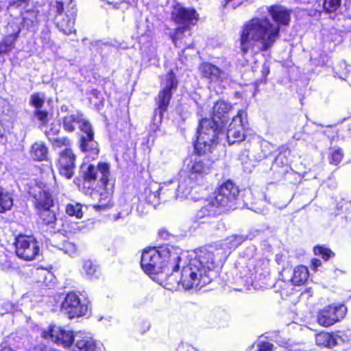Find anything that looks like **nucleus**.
<instances>
[{
	"label": "nucleus",
	"instance_id": "1",
	"mask_svg": "<svg viewBox=\"0 0 351 351\" xmlns=\"http://www.w3.org/2000/svg\"><path fill=\"white\" fill-rule=\"evenodd\" d=\"M267 10L276 24L267 17H254L246 22L240 34L241 50L243 55L257 47L261 51L269 50L280 38V25H289L291 10L278 5Z\"/></svg>",
	"mask_w": 351,
	"mask_h": 351
},
{
	"label": "nucleus",
	"instance_id": "2",
	"mask_svg": "<svg viewBox=\"0 0 351 351\" xmlns=\"http://www.w3.org/2000/svg\"><path fill=\"white\" fill-rule=\"evenodd\" d=\"M180 263L182 267L180 279L178 281L185 289L195 288L200 289L208 285L218 276L217 265L221 264L226 257V252L216 251L210 246L201 248L197 252L190 255L184 253Z\"/></svg>",
	"mask_w": 351,
	"mask_h": 351
},
{
	"label": "nucleus",
	"instance_id": "3",
	"mask_svg": "<svg viewBox=\"0 0 351 351\" xmlns=\"http://www.w3.org/2000/svg\"><path fill=\"white\" fill-rule=\"evenodd\" d=\"M182 256L175 252H171L167 247L145 250L141 255V265L147 274H161L170 278L174 273L178 271Z\"/></svg>",
	"mask_w": 351,
	"mask_h": 351
},
{
	"label": "nucleus",
	"instance_id": "4",
	"mask_svg": "<svg viewBox=\"0 0 351 351\" xmlns=\"http://www.w3.org/2000/svg\"><path fill=\"white\" fill-rule=\"evenodd\" d=\"M225 125L210 119L201 120L197 131V140L194 148L197 153L212 152L218 143H223L225 139Z\"/></svg>",
	"mask_w": 351,
	"mask_h": 351
},
{
	"label": "nucleus",
	"instance_id": "5",
	"mask_svg": "<svg viewBox=\"0 0 351 351\" xmlns=\"http://www.w3.org/2000/svg\"><path fill=\"white\" fill-rule=\"evenodd\" d=\"M81 172L82 180L75 178L73 183L86 194H91L95 182L99 177L103 186L106 187L110 175L109 165L106 162H99L97 167L84 165L81 167Z\"/></svg>",
	"mask_w": 351,
	"mask_h": 351
},
{
	"label": "nucleus",
	"instance_id": "6",
	"mask_svg": "<svg viewBox=\"0 0 351 351\" xmlns=\"http://www.w3.org/2000/svg\"><path fill=\"white\" fill-rule=\"evenodd\" d=\"M50 14L58 28L66 34H71L74 29L77 10L72 0H56L50 3Z\"/></svg>",
	"mask_w": 351,
	"mask_h": 351
},
{
	"label": "nucleus",
	"instance_id": "7",
	"mask_svg": "<svg viewBox=\"0 0 351 351\" xmlns=\"http://www.w3.org/2000/svg\"><path fill=\"white\" fill-rule=\"evenodd\" d=\"M38 189V193L34 195V197L36 200V206L39 210L41 225L43 228H46V231L56 233L59 231V228L57 227L58 219L56 211L52 209L53 200L48 191L40 188Z\"/></svg>",
	"mask_w": 351,
	"mask_h": 351
},
{
	"label": "nucleus",
	"instance_id": "8",
	"mask_svg": "<svg viewBox=\"0 0 351 351\" xmlns=\"http://www.w3.org/2000/svg\"><path fill=\"white\" fill-rule=\"evenodd\" d=\"M239 190L237 186L232 181L228 180L221 184L215 191L214 196L210 201L221 210L234 209L239 197Z\"/></svg>",
	"mask_w": 351,
	"mask_h": 351
},
{
	"label": "nucleus",
	"instance_id": "9",
	"mask_svg": "<svg viewBox=\"0 0 351 351\" xmlns=\"http://www.w3.org/2000/svg\"><path fill=\"white\" fill-rule=\"evenodd\" d=\"M165 86L160 90L156 99L158 107L154 110V120L161 121L163 113L167 111L173 92L177 89L178 80L172 70H170L165 77Z\"/></svg>",
	"mask_w": 351,
	"mask_h": 351
},
{
	"label": "nucleus",
	"instance_id": "10",
	"mask_svg": "<svg viewBox=\"0 0 351 351\" xmlns=\"http://www.w3.org/2000/svg\"><path fill=\"white\" fill-rule=\"evenodd\" d=\"M14 245L16 256L24 261L35 260L40 255L39 243L33 236L19 234Z\"/></svg>",
	"mask_w": 351,
	"mask_h": 351
},
{
	"label": "nucleus",
	"instance_id": "11",
	"mask_svg": "<svg viewBox=\"0 0 351 351\" xmlns=\"http://www.w3.org/2000/svg\"><path fill=\"white\" fill-rule=\"evenodd\" d=\"M247 113L243 110L238 111L236 116H234L228 128L226 133L225 132V139L223 144L228 142L229 145L236 143H240L245 138V123L244 120L246 119Z\"/></svg>",
	"mask_w": 351,
	"mask_h": 351
},
{
	"label": "nucleus",
	"instance_id": "12",
	"mask_svg": "<svg viewBox=\"0 0 351 351\" xmlns=\"http://www.w3.org/2000/svg\"><path fill=\"white\" fill-rule=\"evenodd\" d=\"M206 153H197L193 159L190 160L186 166V171L192 179L199 183L202 180L203 177L210 173L211 161L204 156Z\"/></svg>",
	"mask_w": 351,
	"mask_h": 351
},
{
	"label": "nucleus",
	"instance_id": "13",
	"mask_svg": "<svg viewBox=\"0 0 351 351\" xmlns=\"http://www.w3.org/2000/svg\"><path fill=\"white\" fill-rule=\"evenodd\" d=\"M88 310L87 302H82L78 295L69 293L61 304V311L70 319L79 317L86 314Z\"/></svg>",
	"mask_w": 351,
	"mask_h": 351
},
{
	"label": "nucleus",
	"instance_id": "14",
	"mask_svg": "<svg viewBox=\"0 0 351 351\" xmlns=\"http://www.w3.org/2000/svg\"><path fill=\"white\" fill-rule=\"evenodd\" d=\"M42 336L64 347L71 346L75 339V335L72 331L55 325L51 326L48 330H44Z\"/></svg>",
	"mask_w": 351,
	"mask_h": 351
},
{
	"label": "nucleus",
	"instance_id": "15",
	"mask_svg": "<svg viewBox=\"0 0 351 351\" xmlns=\"http://www.w3.org/2000/svg\"><path fill=\"white\" fill-rule=\"evenodd\" d=\"M173 181L174 183L171 184V193L174 197H180V199L186 197L195 183H199L184 170L180 172L178 179Z\"/></svg>",
	"mask_w": 351,
	"mask_h": 351
},
{
	"label": "nucleus",
	"instance_id": "16",
	"mask_svg": "<svg viewBox=\"0 0 351 351\" xmlns=\"http://www.w3.org/2000/svg\"><path fill=\"white\" fill-rule=\"evenodd\" d=\"M346 312L347 308L343 304L328 306L319 312L317 316V322L320 325L328 327L343 319Z\"/></svg>",
	"mask_w": 351,
	"mask_h": 351
},
{
	"label": "nucleus",
	"instance_id": "17",
	"mask_svg": "<svg viewBox=\"0 0 351 351\" xmlns=\"http://www.w3.org/2000/svg\"><path fill=\"white\" fill-rule=\"evenodd\" d=\"M75 155L71 149H65L60 152L57 169L60 175L67 180H70L74 175L75 166Z\"/></svg>",
	"mask_w": 351,
	"mask_h": 351
},
{
	"label": "nucleus",
	"instance_id": "18",
	"mask_svg": "<svg viewBox=\"0 0 351 351\" xmlns=\"http://www.w3.org/2000/svg\"><path fill=\"white\" fill-rule=\"evenodd\" d=\"M90 123L84 118L82 113L75 112L68 113L62 119L63 129L67 132H73L77 128H80L82 132L90 130Z\"/></svg>",
	"mask_w": 351,
	"mask_h": 351
},
{
	"label": "nucleus",
	"instance_id": "19",
	"mask_svg": "<svg viewBox=\"0 0 351 351\" xmlns=\"http://www.w3.org/2000/svg\"><path fill=\"white\" fill-rule=\"evenodd\" d=\"M174 21L179 27H188L194 25L198 20V14L193 8H186L180 5L175 8L172 12Z\"/></svg>",
	"mask_w": 351,
	"mask_h": 351
},
{
	"label": "nucleus",
	"instance_id": "20",
	"mask_svg": "<svg viewBox=\"0 0 351 351\" xmlns=\"http://www.w3.org/2000/svg\"><path fill=\"white\" fill-rule=\"evenodd\" d=\"M199 70L202 76L209 80L210 82H222L229 76V73L226 70L219 69L217 66L208 62L202 63Z\"/></svg>",
	"mask_w": 351,
	"mask_h": 351
},
{
	"label": "nucleus",
	"instance_id": "21",
	"mask_svg": "<svg viewBox=\"0 0 351 351\" xmlns=\"http://www.w3.org/2000/svg\"><path fill=\"white\" fill-rule=\"evenodd\" d=\"M80 149L84 152H88L93 158L99 154L98 144L94 140V132L91 126L90 130L82 132L80 138Z\"/></svg>",
	"mask_w": 351,
	"mask_h": 351
},
{
	"label": "nucleus",
	"instance_id": "22",
	"mask_svg": "<svg viewBox=\"0 0 351 351\" xmlns=\"http://www.w3.org/2000/svg\"><path fill=\"white\" fill-rule=\"evenodd\" d=\"M172 183H174L173 180H170L168 182L164 183V184L156 191H152V188H146L145 189V193L147 195L146 201L151 204H154L156 199L160 198V195H162L165 198H168L169 199H180V197H174L171 193V189H172ZM164 200L165 201L166 199Z\"/></svg>",
	"mask_w": 351,
	"mask_h": 351
},
{
	"label": "nucleus",
	"instance_id": "23",
	"mask_svg": "<svg viewBox=\"0 0 351 351\" xmlns=\"http://www.w3.org/2000/svg\"><path fill=\"white\" fill-rule=\"evenodd\" d=\"M249 239L248 235L245 234H232L221 241L217 247H213L215 250L226 252L228 257L229 252L228 250L235 249L241 243ZM226 258H225L226 260Z\"/></svg>",
	"mask_w": 351,
	"mask_h": 351
},
{
	"label": "nucleus",
	"instance_id": "24",
	"mask_svg": "<svg viewBox=\"0 0 351 351\" xmlns=\"http://www.w3.org/2000/svg\"><path fill=\"white\" fill-rule=\"evenodd\" d=\"M191 35L190 27H178L173 33L170 34L171 38L176 47L185 49L184 47H193L191 43L187 41Z\"/></svg>",
	"mask_w": 351,
	"mask_h": 351
},
{
	"label": "nucleus",
	"instance_id": "25",
	"mask_svg": "<svg viewBox=\"0 0 351 351\" xmlns=\"http://www.w3.org/2000/svg\"><path fill=\"white\" fill-rule=\"evenodd\" d=\"M232 109V105L223 101H217L213 108V115L210 119L223 123V125L228 121V114Z\"/></svg>",
	"mask_w": 351,
	"mask_h": 351
},
{
	"label": "nucleus",
	"instance_id": "26",
	"mask_svg": "<svg viewBox=\"0 0 351 351\" xmlns=\"http://www.w3.org/2000/svg\"><path fill=\"white\" fill-rule=\"evenodd\" d=\"M75 344L72 351H96L97 347L93 338L76 333L74 339Z\"/></svg>",
	"mask_w": 351,
	"mask_h": 351
},
{
	"label": "nucleus",
	"instance_id": "27",
	"mask_svg": "<svg viewBox=\"0 0 351 351\" xmlns=\"http://www.w3.org/2000/svg\"><path fill=\"white\" fill-rule=\"evenodd\" d=\"M317 346L333 348L343 342V339L338 335L329 332H320L315 337Z\"/></svg>",
	"mask_w": 351,
	"mask_h": 351
},
{
	"label": "nucleus",
	"instance_id": "28",
	"mask_svg": "<svg viewBox=\"0 0 351 351\" xmlns=\"http://www.w3.org/2000/svg\"><path fill=\"white\" fill-rule=\"evenodd\" d=\"M221 214V210L210 200L205 206L199 210L196 214L197 220H203L202 222H210L209 219Z\"/></svg>",
	"mask_w": 351,
	"mask_h": 351
},
{
	"label": "nucleus",
	"instance_id": "29",
	"mask_svg": "<svg viewBox=\"0 0 351 351\" xmlns=\"http://www.w3.org/2000/svg\"><path fill=\"white\" fill-rule=\"evenodd\" d=\"M136 29L140 43H145L152 40L153 34L147 20L138 21L136 24Z\"/></svg>",
	"mask_w": 351,
	"mask_h": 351
},
{
	"label": "nucleus",
	"instance_id": "30",
	"mask_svg": "<svg viewBox=\"0 0 351 351\" xmlns=\"http://www.w3.org/2000/svg\"><path fill=\"white\" fill-rule=\"evenodd\" d=\"M48 149L42 141L34 143L30 149V156L34 160L42 161L47 158Z\"/></svg>",
	"mask_w": 351,
	"mask_h": 351
},
{
	"label": "nucleus",
	"instance_id": "31",
	"mask_svg": "<svg viewBox=\"0 0 351 351\" xmlns=\"http://www.w3.org/2000/svg\"><path fill=\"white\" fill-rule=\"evenodd\" d=\"M308 277V271L305 266L296 267L293 270L291 282L294 285H301L305 282Z\"/></svg>",
	"mask_w": 351,
	"mask_h": 351
},
{
	"label": "nucleus",
	"instance_id": "32",
	"mask_svg": "<svg viewBox=\"0 0 351 351\" xmlns=\"http://www.w3.org/2000/svg\"><path fill=\"white\" fill-rule=\"evenodd\" d=\"M15 46V36H5L0 41V62H3V56L8 55Z\"/></svg>",
	"mask_w": 351,
	"mask_h": 351
},
{
	"label": "nucleus",
	"instance_id": "33",
	"mask_svg": "<svg viewBox=\"0 0 351 351\" xmlns=\"http://www.w3.org/2000/svg\"><path fill=\"white\" fill-rule=\"evenodd\" d=\"M289 166L287 165V160L282 154H278L274 163L271 167V169L274 171L278 172L280 175H284L289 171Z\"/></svg>",
	"mask_w": 351,
	"mask_h": 351
},
{
	"label": "nucleus",
	"instance_id": "34",
	"mask_svg": "<svg viewBox=\"0 0 351 351\" xmlns=\"http://www.w3.org/2000/svg\"><path fill=\"white\" fill-rule=\"evenodd\" d=\"M38 14V12L34 10H27L23 14V21L21 23L23 27L27 29L34 28L37 25Z\"/></svg>",
	"mask_w": 351,
	"mask_h": 351
},
{
	"label": "nucleus",
	"instance_id": "35",
	"mask_svg": "<svg viewBox=\"0 0 351 351\" xmlns=\"http://www.w3.org/2000/svg\"><path fill=\"white\" fill-rule=\"evenodd\" d=\"M13 198L9 192L0 187V213H4L12 208Z\"/></svg>",
	"mask_w": 351,
	"mask_h": 351
},
{
	"label": "nucleus",
	"instance_id": "36",
	"mask_svg": "<svg viewBox=\"0 0 351 351\" xmlns=\"http://www.w3.org/2000/svg\"><path fill=\"white\" fill-rule=\"evenodd\" d=\"M240 277L243 279V281L247 285H251L253 286L254 281L258 279L256 276L257 271L253 272L250 266L246 265L242 267L239 271Z\"/></svg>",
	"mask_w": 351,
	"mask_h": 351
},
{
	"label": "nucleus",
	"instance_id": "37",
	"mask_svg": "<svg viewBox=\"0 0 351 351\" xmlns=\"http://www.w3.org/2000/svg\"><path fill=\"white\" fill-rule=\"evenodd\" d=\"M82 205L78 203L69 204L66 207V213L71 217L81 219L83 216Z\"/></svg>",
	"mask_w": 351,
	"mask_h": 351
},
{
	"label": "nucleus",
	"instance_id": "38",
	"mask_svg": "<svg viewBox=\"0 0 351 351\" xmlns=\"http://www.w3.org/2000/svg\"><path fill=\"white\" fill-rule=\"evenodd\" d=\"M82 270L88 278L97 277V266L91 261H84Z\"/></svg>",
	"mask_w": 351,
	"mask_h": 351
},
{
	"label": "nucleus",
	"instance_id": "39",
	"mask_svg": "<svg viewBox=\"0 0 351 351\" xmlns=\"http://www.w3.org/2000/svg\"><path fill=\"white\" fill-rule=\"evenodd\" d=\"M29 104L36 109L42 108L45 104V95L41 93H35L30 96Z\"/></svg>",
	"mask_w": 351,
	"mask_h": 351
},
{
	"label": "nucleus",
	"instance_id": "40",
	"mask_svg": "<svg viewBox=\"0 0 351 351\" xmlns=\"http://www.w3.org/2000/svg\"><path fill=\"white\" fill-rule=\"evenodd\" d=\"M341 0H324L323 7L328 13L337 11L341 6Z\"/></svg>",
	"mask_w": 351,
	"mask_h": 351
},
{
	"label": "nucleus",
	"instance_id": "41",
	"mask_svg": "<svg viewBox=\"0 0 351 351\" xmlns=\"http://www.w3.org/2000/svg\"><path fill=\"white\" fill-rule=\"evenodd\" d=\"M342 150L340 148H332L330 149L329 161L330 164L337 165L343 158Z\"/></svg>",
	"mask_w": 351,
	"mask_h": 351
},
{
	"label": "nucleus",
	"instance_id": "42",
	"mask_svg": "<svg viewBox=\"0 0 351 351\" xmlns=\"http://www.w3.org/2000/svg\"><path fill=\"white\" fill-rule=\"evenodd\" d=\"M60 130V125L57 123H51L47 126H46V129L45 130V134L49 140L50 138H53L56 136L59 133Z\"/></svg>",
	"mask_w": 351,
	"mask_h": 351
},
{
	"label": "nucleus",
	"instance_id": "43",
	"mask_svg": "<svg viewBox=\"0 0 351 351\" xmlns=\"http://www.w3.org/2000/svg\"><path fill=\"white\" fill-rule=\"evenodd\" d=\"M21 32V27L17 23L10 22L8 23L6 27V34L5 36H15V41L16 40L19 34Z\"/></svg>",
	"mask_w": 351,
	"mask_h": 351
},
{
	"label": "nucleus",
	"instance_id": "44",
	"mask_svg": "<svg viewBox=\"0 0 351 351\" xmlns=\"http://www.w3.org/2000/svg\"><path fill=\"white\" fill-rule=\"evenodd\" d=\"M314 253L315 255L322 256V258L325 261H328L330 257L335 255V254L330 250L324 248L321 246L315 247Z\"/></svg>",
	"mask_w": 351,
	"mask_h": 351
},
{
	"label": "nucleus",
	"instance_id": "45",
	"mask_svg": "<svg viewBox=\"0 0 351 351\" xmlns=\"http://www.w3.org/2000/svg\"><path fill=\"white\" fill-rule=\"evenodd\" d=\"M33 116L40 122L42 125H45L47 122L48 112L46 110H43L41 108L36 109L33 112Z\"/></svg>",
	"mask_w": 351,
	"mask_h": 351
},
{
	"label": "nucleus",
	"instance_id": "46",
	"mask_svg": "<svg viewBox=\"0 0 351 351\" xmlns=\"http://www.w3.org/2000/svg\"><path fill=\"white\" fill-rule=\"evenodd\" d=\"M49 141L51 143L52 145L55 147H61L63 145H68L69 143V138H67L66 137L60 138V137L54 136L53 138H50V139Z\"/></svg>",
	"mask_w": 351,
	"mask_h": 351
},
{
	"label": "nucleus",
	"instance_id": "47",
	"mask_svg": "<svg viewBox=\"0 0 351 351\" xmlns=\"http://www.w3.org/2000/svg\"><path fill=\"white\" fill-rule=\"evenodd\" d=\"M340 69H343L342 73H337L338 77L341 79L345 80L348 74L351 72V66L348 65L344 60L341 61L339 64Z\"/></svg>",
	"mask_w": 351,
	"mask_h": 351
},
{
	"label": "nucleus",
	"instance_id": "48",
	"mask_svg": "<svg viewBox=\"0 0 351 351\" xmlns=\"http://www.w3.org/2000/svg\"><path fill=\"white\" fill-rule=\"evenodd\" d=\"M60 249L63 250L65 254H68L69 255L74 254L76 251L75 245L73 243L69 241H65L62 244V247Z\"/></svg>",
	"mask_w": 351,
	"mask_h": 351
},
{
	"label": "nucleus",
	"instance_id": "49",
	"mask_svg": "<svg viewBox=\"0 0 351 351\" xmlns=\"http://www.w3.org/2000/svg\"><path fill=\"white\" fill-rule=\"evenodd\" d=\"M258 351H274V346L273 343L265 341H261L258 344Z\"/></svg>",
	"mask_w": 351,
	"mask_h": 351
},
{
	"label": "nucleus",
	"instance_id": "50",
	"mask_svg": "<svg viewBox=\"0 0 351 351\" xmlns=\"http://www.w3.org/2000/svg\"><path fill=\"white\" fill-rule=\"evenodd\" d=\"M158 117H157V120L155 121L154 119V124L151 126V128H150V132H149V136H154V134H155L157 130H158L159 128V125H158V123H160V121H158Z\"/></svg>",
	"mask_w": 351,
	"mask_h": 351
},
{
	"label": "nucleus",
	"instance_id": "51",
	"mask_svg": "<svg viewBox=\"0 0 351 351\" xmlns=\"http://www.w3.org/2000/svg\"><path fill=\"white\" fill-rule=\"evenodd\" d=\"M176 351H196L193 347L184 346L183 344L179 345Z\"/></svg>",
	"mask_w": 351,
	"mask_h": 351
},
{
	"label": "nucleus",
	"instance_id": "52",
	"mask_svg": "<svg viewBox=\"0 0 351 351\" xmlns=\"http://www.w3.org/2000/svg\"><path fill=\"white\" fill-rule=\"evenodd\" d=\"M28 0H16L10 3L11 6L19 7L22 5V4L25 3Z\"/></svg>",
	"mask_w": 351,
	"mask_h": 351
},
{
	"label": "nucleus",
	"instance_id": "53",
	"mask_svg": "<svg viewBox=\"0 0 351 351\" xmlns=\"http://www.w3.org/2000/svg\"><path fill=\"white\" fill-rule=\"evenodd\" d=\"M321 261L317 258H313L311 261L312 266L313 267L314 269H317L318 267L321 265Z\"/></svg>",
	"mask_w": 351,
	"mask_h": 351
},
{
	"label": "nucleus",
	"instance_id": "54",
	"mask_svg": "<svg viewBox=\"0 0 351 351\" xmlns=\"http://www.w3.org/2000/svg\"><path fill=\"white\" fill-rule=\"evenodd\" d=\"M269 73V66L266 64H264L263 66V73L264 75H268V73Z\"/></svg>",
	"mask_w": 351,
	"mask_h": 351
},
{
	"label": "nucleus",
	"instance_id": "55",
	"mask_svg": "<svg viewBox=\"0 0 351 351\" xmlns=\"http://www.w3.org/2000/svg\"><path fill=\"white\" fill-rule=\"evenodd\" d=\"M107 207H108V204L102 203L101 200H99V203L97 206V208H98L99 209H105V208H107Z\"/></svg>",
	"mask_w": 351,
	"mask_h": 351
},
{
	"label": "nucleus",
	"instance_id": "56",
	"mask_svg": "<svg viewBox=\"0 0 351 351\" xmlns=\"http://www.w3.org/2000/svg\"><path fill=\"white\" fill-rule=\"evenodd\" d=\"M232 1L233 0H221V5L225 8L228 6V3Z\"/></svg>",
	"mask_w": 351,
	"mask_h": 351
},
{
	"label": "nucleus",
	"instance_id": "57",
	"mask_svg": "<svg viewBox=\"0 0 351 351\" xmlns=\"http://www.w3.org/2000/svg\"><path fill=\"white\" fill-rule=\"evenodd\" d=\"M145 329L141 331V334H144L145 332H146V331H147L150 328V324L149 323L145 322Z\"/></svg>",
	"mask_w": 351,
	"mask_h": 351
},
{
	"label": "nucleus",
	"instance_id": "58",
	"mask_svg": "<svg viewBox=\"0 0 351 351\" xmlns=\"http://www.w3.org/2000/svg\"><path fill=\"white\" fill-rule=\"evenodd\" d=\"M216 226H217L218 228H219L220 226L223 227V223H221V222L218 221Z\"/></svg>",
	"mask_w": 351,
	"mask_h": 351
},
{
	"label": "nucleus",
	"instance_id": "59",
	"mask_svg": "<svg viewBox=\"0 0 351 351\" xmlns=\"http://www.w3.org/2000/svg\"><path fill=\"white\" fill-rule=\"evenodd\" d=\"M230 6L232 7V9H235L237 7V5H236L235 3H231Z\"/></svg>",
	"mask_w": 351,
	"mask_h": 351
},
{
	"label": "nucleus",
	"instance_id": "60",
	"mask_svg": "<svg viewBox=\"0 0 351 351\" xmlns=\"http://www.w3.org/2000/svg\"><path fill=\"white\" fill-rule=\"evenodd\" d=\"M164 234H166V232H162V231L159 232V235L160 237H164Z\"/></svg>",
	"mask_w": 351,
	"mask_h": 351
},
{
	"label": "nucleus",
	"instance_id": "61",
	"mask_svg": "<svg viewBox=\"0 0 351 351\" xmlns=\"http://www.w3.org/2000/svg\"><path fill=\"white\" fill-rule=\"evenodd\" d=\"M64 108H65V109H66V107H65L64 106H62L61 107V110H63Z\"/></svg>",
	"mask_w": 351,
	"mask_h": 351
},
{
	"label": "nucleus",
	"instance_id": "62",
	"mask_svg": "<svg viewBox=\"0 0 351 351\" xmlns=\"http://www.w3.org/2000/svg\"><path fill=\"white\" fill-rule=\"evenodd\" d=\"M286 343H279V345H280L281 346H285Z\"/></svg>",
	"mask_w": 351,
	"mask_h": 351
},
{
	"label": "nucleus",
	"instance_id": "63",
	"mask_svg": "<svg viewBox=\"0 0 351 351\" xmlns=\"http://www.w3.org/2000/svg\"><path fill=\"white\" fill-rule=\"evenodd\" d=\"M48 275L49 276V277H51L52 276V274H49V273H47Z\"/></svg>",
	"mask_w": 351,
	"mask_h": 351
}]
</instances>
